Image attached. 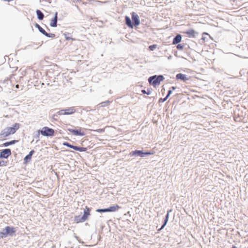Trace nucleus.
I'll return each instance as SVG.
<instances>
[{
  "mask_svg": "<svg viewBox=\"0 0 248 248\" xmlns=\"http://www.w3.org/2000/svg\"><path fill=\"white\" fill-rule=\"evenodd\" d=\"M20 127V125L18 123L15 124L12 127H8L2 130L0 133V136L1 138H5L9 136L12 134L16 133Z\"/></svg>",
  "mask_w": 248,
  "mask_h": 248,
  "instance_id": "f257e3e1",
  "label": "nucleus"
},
{
  "mask_svg": "<svg viewBox=\"0 0 248 248\" xmlns=\"http://www.w3.org/2000/svg\"><path fill=\"white\" fill-rule=\"evenodd\" d=\"M16 230L13 227L6 226L3 231L0 232V238H3L7 236L8 235H13L15 234Z\"/></svg>",
  "mask_w": 248,
  "mask_h": 248,
  "instance_id": "f03ea898",
  "label": "nucleus"
},
{
  "mask_svg": "<svg viewBox=\"0 0 248 248\" xmlns=\"http://www.w3.org/2000/svg\"><path fill=\"white\" fill-rule=\"evenodd\" d=\"M164 78L163 76L159 75L158 76H154L151 77L148 79L149 82L152 84L154 87L159 85L160 82L164 80Z\"/></svg>",
  "mask_w": 248,
  "mask_h": 248,
  "instance_id": "7ed1b4c3",
  "label": "nucleus"
},
{
  "mask_svg": "<svg viewBox=\"0 0 248 248\" xmlns=\"http://www.w3.org/2000/svg\"><path fill=\"white\" fill-rule=\"evenodd\" d=\"M39 132L44 136L51 137L54 135V130L52 128L45 126L39 130Z\"/></svg>",
  "mask_w": 248,
  "mask_h": 248,
  "instance_id": "20e7f679",
  "label": "nucleus"
},
{
  "mask_svg": "<svg viewBox=\"0 0 248 248\" xmlns=\"http://www.w3.org/2000/svg\"><path fill=\"white\" fill-rule=\"evenodd\" d=\"M120 208V207L118 205H115L114 206H110L108 208L97 209L96 212L99 213L114 212L118 210Z\"/></svg>",
  "mask_w": 248,
  "mask_h": 248,
  "instance_id": "39448f33",
  "label": "nucleus"
},
{
  "mask_svg": "<svg viewBox=\"0 0 248 248\" xmlns=\"http://www.w3.org/2000/svg\"><path fill=\"white\" fill-rule=\"evenodd\" d=\"M76 111L74 107H71L65 109L60 110L58 113L59 115H70L73 114Z\"/></svg>",
  "mask_w": 248,
  "mask_h": 248,
  "instance_id": "423d86ee",
  "label": "nucleus"
},
{
  "mask_svg": "<svg viewBox=\"0 0 248 248\" xmlns=\"http://www.w3.org/2000/svg\"><path fill=\"white\" fill-rule=\"evenodd\" d=\"M63 145L64 146H66L69 148H72L75 150L78 151L79 152H85L87 150V148L86 147H79L76 146H74L67 142H63Z\"/></svg>",
  "mask_w": 248,
  "mask_h": 248,
  "instance_id": "0eeeda50",
  "label": "nucleus"
},
{
  "mask_svg": "<svg viewBox=\"0 0 248 248\" xmlns=\"http://www.w3.org/2000/svg\"><path fill=\"white\" fill-rule=\"evenodd\" d=\"M35 27L42 34H43L45 36L50 38H54L55 37V34L47 33L39 25L36 24Z\"/></svg>",
  "mask_w": 248,
  "mask_h": 248,
  "instance_id": "6e6552de",
  "label": "nucleus"
},
{
  "mask_svg": "<svg viewBox=\"0 0 248 248\" xmlns=\"http://www.w3.org/2000/svg\"><path fill=\"white\" fill-rule=\"evenodd\" d=\"M11 155V151L10 149H5L2 150L0 152V157L3 158L4 159L7 158Z\"/></svg>",
  "mask_w": 248,
  "mask_h": 248,
  "instance_id": "1a4fd4ad",
  "label": "nucleus"
},
{
  "mask_svg": "<svg viewBox=\"0 0 248 248\" xmlns=\"http://www.w3.org/2000/svg\"><path fill=\"white\" fill-rule=\"evenodd\" d=\"M68 130L72 133L73 135L75 136H84L85 135V133L82 130L81 128H79L78 129H68Z\"/></svg>",
  "mask_w": 248,
  "mask_h": 248,
  "instance_id": "9d476101",
  "label": "nucleus"
},
{
  "mask_svg": "<svg viewBox=\"0 0 248 248\" xmlns=\"http://www.w3.org/2000/svg\"><path fill=\"white\" fill-rule=\"evenodd\" d=\"M184 33L186 34L189 38H195L196 37L197 32L195 30L191 29L184 32Z\"/></svg>",
  "mask_w": 248,
  "mask_h": 248,
  "instance_id": "9b49d317",
  "label": "nucleus"
},
{
  "mask_svg": "<svg viewBox=\"0 0 248 248\" xmlns=\"http://www.w3.org/2000/svg\"><path fill=\"white\" fill-rule=\"evenodd\" d=\"M132 19L134 22V24L135 26H137L140 25V21L139 17L138 15L134 12L132 13Z\"/></svg>",
  "mask_w": 248,
  "mask_h": 248,
  "instance_id": "f8f14e48",
  "label": "nucleus"
},
{
  "mask_svg": "<svg viewBox=\"0 0 248 248\" xmlns=\"http://www.w3.org/2000/svg\"><path fill=\"white\" fill-rule=\"evenodd\" d=\"M153 153L151 152H143L141 151L140 150H135L131 153V155H138L140 156H143L145 155H153Z\"/></svg>",
  "mask_w": 248,
  "mask_h": 248,
  "instance_id": "ddd939ff",
  "label": "nucleus"
},
{
  "mask_svg": "<svg viewBox=\"0 0 248 248\" xmlns=\"http://www.w3.org/2000/svg\"><path fill=\"white\" fill-rule=\"evenodd\" d=\"M90 216V209L89 207H86L84 211V214L82 216V218H83L84 221H86L88 217Z\"/></svg>",
  "mask_w": 248,
  "mask_h": 248,
  "instance_id": "4468645a",
  "label": "nucleus"
},
{
  "mask_svg": "<svg viewBox=\"0 0 248 248\" xmlns=\"http://www.w3.org/2000/svg\"><path fill=\"white\" fill-rule=\"evenodd\" d=\"M57 18H58V12H56L55 13V16L54 17L51 19L50 25L51 27H56L57 25Z\"/></svg>",
  "mask_w": 248,
  "mask_h": 248,
  "instance_id": "2eb2a0df",
  "label": "nucleus"
},
{
  "mask_svg": "<svg viewBox=\"0 0 248 248\" xmlns=\"http://www.w3.org/2000/svg\"><path fill=\"white\" fill-rule=\"evenodd\" d=\"M34 153V151L31 150V151H30L29 155H26L25 156V157L24 158L25 163L26 164L31 160V158L32 155H33V154Z\"/></svg>",
  "mask_w": 248,
  "mask_h": 248,
  "instance_id": "dca6fc26",
  "label": "nucleus"
},
{
  "mask_svg": "<svg viewBox=\"0 0 248 248\" xmlns=\"http://www.w3.org/2000/svg\"><path fill=\"white\" fill-rule=\"evenodd\" d=\"M182 37L180 34L177 35L173 39L172 43L174 45L177 44L181 41Z\"/></svg>",
  "mask_w": 248,
  "mask_h": 248,
  "instance_id": "f3484780",
  "label": "nucleus"
},
{
  "mask_svg": "<svg viewBox=\"0 0 248 248\" xmlns=\"http://www.w3.org/2000/svg\"><path fill=\"white\" fill-rule=\"evenodd\" d=\"M176 78L177 79H181L184 81L187 80L188 79V78H186V76L185 75L182 74H178L176 76Z\"/></svg>",
  "mask_w": 248,
  "mask_h": 248,
  "instance_id": "a211bd4d",
  "label": "nucleus"
},
{
  "mask_svg": "<svg viewBox=\"0 0 248 248\" xmlns=\"http://www.w3.org/2000/svg\"><path fill=\"white\" fill-rule=\"evenodd\" d=\"M125 18L126 24L129 28H133V25L131 21L130 18L128 16H126Z\"/></svg>",
  "mask_w": 248,
  "mask_h": 248,
  "instance_id": "6ab92c4d",
  "label": "nucleus"
},
{
  "mask_svg": "<svg viewBox=\"0 0 248 248\" xmlns=\"http://www.w3.org/2000/svg\"><path fill=\"white\" fill-rule=\"evenodd\" d=\"M8 163V160H6L5 159L0 157V167L6 166Z\"/></svg>",
  "mask_w": 248,
  "mask_h": 248,
  "instance_id": "aec40b11",
  "label": "nucleus"
},
{
  "mask_svg": "<svg viewBox=\"0 0 248 248\" xmlns=\"http://www.w3.org/2000/svg\"><path fill=\"white\" fill-rule=\"evenodd\" d=\"M74 220L77 223L84 222L83 218H82V217H80L79 216H76L75 217Z\"/></svg>",
  "mask_w": 248,
  "mask_h": 248,
  "instance_id": "412c9836",
  "label": "nucleus"
},
{
  "mask_svg": "<svg viewBox=\"0 0 248 248\" xmlns=\"http://www.w3.org/2000/svg\"><path fill=\"white\" fill-rule=\"evenodd\" d=\"M36 12L38 18L39 20H42L44 17V14L42 13V12L39 10H37Z\"/></svg>",
  "mask_w": 248,
  "mask_h": 248,
  "instance_id": "4be33fe9",
  "label": "nucleus"
},
{
  "mask_svg": "<svg viewBox=\"0 0 248 248\" xmlns=\"http://www.w3.org/2000/svg\"><path fill=\"white\" fill-rule=\"evenodd\" d=\"M16 142H17V140H11L10 141L6 142L4 143L2 145L4 147H7V146H8L9 145L15 144Z\"/></svg>",
  "mask_w": 248,
  "mask_h": 248,
  "instance_id": "5701e85b",
  "label": "nucleus"
},
{
  "mask_svg": "<svg viewBox=\"0 0 248 248\" xmlns=\"http://www.w3.org/2000/svg\"><path fill=\"white\" fill-rule=\"evenodd\" d=\"M168 219H169V213H168L167 215H166L165 220H164V223L163 225L162 226V227H161V228L158 229V231H160V230H161L165 226V225H166V224L168 222Z\"/></svg>",
  "mask_w": 248,
  "mask_h": 248,
  "instance_id": "b1692460",
  "label": "nucleus"
},
{
  "mask_svg": "<svg viewBox=\"0 0 248 248\" xmlns=\"http://www.w3.org/2000/svg\"><path fill=\"white\" fill-rule=\"evenodd\" d=\"M110 102L109 101H106L101 102L98 104L100 107H104L108 106Z\"/></svg>",
  "mask_w": 248,
  "mask_h": 248,
  "instance_id": "393cba45",
  "label": "nucleus"
},
{
  "mask_svg": "<svg viewBox=\"0 0 248 248\" xmlns=\"http://www.w3.org/2000/svg\"><path fill=\"white\" fill-rule=\"evenodd\" d=\"M156 47H157V45H153L150 46L149 47V49L150 50L153 51L155 48H156Z\"/></svg>",
  "mask_w": 248,
  "mask_h": 248,
  "instance_id": "a878e982",
  "label": "nucleus"
},
{
  "mask_svg": "<svg viewBox=\"0 0 248 248\" xmlns=\"http://www.w3.org/2000/svg\"><path fill=\"white\" fill-rule=\"evenodd\" d=\"M95 131H96L97 132H99V133H102V132H103L105 131V129L104 128H100V129H98L97 130H94Z\"/></svg>",
  "mask_w": 248,
  "mask_h": 248,
  "instance_id": "bb28decb",
  "label": "nucleus"
},
{
  "mask_svg": "<svg viewBox=\"0 0 248 248\" xmlns=\"http://www.w3.org/2000/svg\"><path fill=\"white\" fill-rule=\"evenodd\" d=\"M171 93H172V92H171V90L169 91L167 95V96H166V97L164 99V100H163V101H165V100L167 99V98H168V97L170 95V94Z\"/></svg>",
  "mask_w": 248,
  "mask_h": 248,
  "instance_id": "cd10ccee",
  "label": "nucleus"
},
{
  "mask_svg": "<svg viewBox=\"0 0 248 248\" xmlns=\"http://www.w3.org/2000/svg\"><path fill=\"white\" fill-rule=\"evenodd\" d=\"M177 48L179 50L182 49L183 48V46L181 44H179L177 46Z\"/></svg>",
  "mask_w": 248,
  "mask_h": 248,
  "instance_id": "c85d7f7f",
  "label": "nucleus"
},
{
  "mask_svg": "<svg viewBox=\"0 0 248 248\" xmlns=\"http://www.w3.org/2000/svg\"><path fill=\"white\" fill-rule=\"evenodd\" d=\"M65 39L66 40H75V39L74 38H72L71 37H67V36H66L65 37Z\"/></svg>",
  "mask_w": 248,
  "mask_h": 248,
  "instance_id": "c756f323",
  "label": "nucleus"
},
{
  "mask_svg": "<svg viewBox=\"0 0 248 248\" xmlns=\"http://www.w3.org/2000/svg\"><path fill=\"white\" fill-rule=\"evenodd\" d=\"M141 92H142L143 93H147V94H150V93H147V92H146V91H145V90H142L141 91Z\"/></svg>",
  "mask_w": 248,
  "mask_h": 248,
  "instance_id": "7c9ffc66",
  "label": "nucleus"
},
{
  "mask_svg": "<svg viewBox=\"0 0 248 248\" xmlns=\"http://www.w3.org/2000/svg\"><path fill=\"white\" fill-rule=\"evenodd\" d=\"M16 88H19V85L17 84L16 86Z\"/></svg>",
  "mask_w": 248,
  "mask_h": 248,
  "instance_id": "2f4dec72",
  "label": "nucleus"
},
{
  "mask_svg": "<svg viewBox=\"0 0 248 248\" xmlns=\"http://www.w3.org/2000/svg\"><path fill=\"white\" fill-rule=\"evenodd\" d=\"M172 88L173 90H174L175 89V88L174 87H172Z\"/></svg>",
  "mask_w": 248,
  "mask_h": 248,
  "instance_id": "473e14b6",
  "label": "nucleus"
},
{
  "mask_svg": "<svg viewBox=\"0 0 248 248\" xmlns=\"http://www.w3.org/2000/svg\"><path fill=\"white\" fill-rule=\"evenodd\" d=\"M232 248H236L235 246H233Z\"/></svg>",
  "mask_w": 248,
  "mask_h": 248,
  "instance_id": "72a5a7b5",
  "label": "nucleus"
}]
</instances>
